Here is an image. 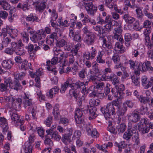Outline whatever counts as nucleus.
I'll use <instances>...</instances> for the list:
<instances>
[{
    "label": "nucleus",
    "instance_id": "nucleus-63",
    "mask_svg": "<svg viewBox=\"0 0 153 153\" xmlns=\"http://www.w3.org/2000/svg\"><path fill=\"white\" fill-rule=\"evenodd\" d=\"M81 135V133L80 131L79 130H75L74 132L72 137V139L75 140L76 139L79 138L80 137Z\"/></svg>",
    "mask_w": 153,
    "mask_h": 153
},
{
    "label": "nucleus",
    "instance_id": "nucleus-14",
    "mask_svg": "<svg viewBox=\"0 0 153 153\" xmlns=\"http://www.w3.org/2000/svg\"><path fill=\"white\" fill-rule=\"evenodd\" d=\"M85 9L88 14H91L96 11L97 8L91 2H85Z\"/></svg>",
    "mask_w": 153,
    "mask_h": 153
},
{
    "label": "nucleus",
    "instance_id": "nucleus-3",
    "mask_svg": "<svg viewBox=\"0 0 153 153\" xmlns=\"http://www.w3.org/2000/svg\"><path fill=\"white\" fill-rule=\"evenodd\" d=\"M112 80L113 84L115 86V88H113L111 90L113 96L115 97H117L118 99H122L123 96V94L122 92H119L118 90L119 87V80L118 77L114 74H111L110 75V80Z\"/></svg>",
    "mask_w": 153,
    "mask_h": 153
},
{
    "label": "nucleus",
    "instance_id": "nucleus-53",
    "mask_svg": "<svg viewBox=\"0 0 153 153\" xmlns=\"http://www.w3.org/2000/svg\"><path fill=\"white\" fill-rule=\"evenodd\" d=\"M120 56L117 53H114L111 59L115 64L119 63L120 61Z\"/></svg>",
    "mask_w": 153,
    "mask_h": 153
},
{
    "label": "nucleus",
    "instance_id": "nucleus-32",
    "mask_svg": "<svg viewBox=\"0 0 153 153\" xmlns=\"http://www.w3.org/2000/svg\"><path fill=\"white\" fill-rule=\"evenodd\" d=\"M72 94L74 98L76 99V100H77L78 104L80 107L81 106L82 104V98L83 96H81L80 94V93H76L75 91H72Z\"/></svg>",
    "mask_w": 153,
    "mask_h": 153
},
{
    "label": "nucleus",
    "instance_id": "nucleus-21",
    "mask_svg": "<svg viewBox=\"0 0 153 153\" xmlns=\"http://www.w3.org/2000/svg\"><path fill=\"white\" fill-rule=\"evenodd\" d=\"M113 146L112 143L111 142H108L107 144H104L102 145L100 144H97L96 147L98 149L102 151L105 153H108V151L106 149L108 147H111Z\"/></svg>",
    "mask_w": 153,
    "mask_h": 153
},
{
    "label": "nucleus",
    "instance_id": "nucleus-27",
    "mask_svg": "<svg viewBox=\"0 0 153 153\" xmlns=\"http://www.w3.org/2000/svg\"><path fill=\"white\" fill-rule=\"evenodd\" d=\"M89 110L90 113L89 119L91 120L95 119L97 115L96 108L95 107H90Z\"/></svg>",
    "mask_w": 153,
    "mask_h": 153
},
{
    "label": "nucleus",
    "instance_id": "nucleus-60",
    "mask_svg": "<svg viewBox=\"0 0 153 153\" xmlns=\"http://www.w3.org/2000/svg\"><path fill=\"white\" fill-rule=\"evenodd\" d=\"M25 75V74L24 73L16 74H15L14 79L18 81L19 80H21L23 79Z\"/></svg>",
    "mask_w": 153,
    "mask_h": 153
},
{
    "label": "nucleus",
    "instance_id": "nucleus-9",
    "mask_svg": "<svg viewBox=\"0 0 153 153\" xmlns=\"http://www.w3.org/2000/svg\"><path fill=\"white\" fill-rule=\"evenodd\" d=\"M58 58L57 57L54 56L52 59L51 61L50 60L47 61L46 62L47 66L46 68L47 69L50 71H51V73L54 75H56L57 73V71L54 68H53L51 66V65H55L58 61Z\"/></svg>",
    "mask_w": 153,
    "mask_h": 153
},
{
    "label": "nucleus",
    "instance_id": "nucleus-44",
    "mask_svg": "<svg viewBox=\"0 0 153 153\" xmlns=\"http://www.w3.org/2000/svg\"><path fill=\"white\" fill-rule=\"evenodd\" d=\"M100 101L98 99H92L89 101L90 107H94L99 105L100 104Z\"/></svg>",
    "mask_w": 153,
    "mask_h": 153
},
{
    "label": "nucleus",
    "instance_id": "nucleus-11",
    "mask_svg": "<svg viewBox=\"0 0 153 153\" xmlns=\"http://www.w3.org/2000/svg\"><path fill=\"white\" fill-rule=\"evenodd\" d=\"M127 116L129 121L134 123L138 121L140 118L139 112L136 110L128 114Z\"/></svg>",
    "mask_w": 153,
    "mask_h": 153
},
{
    "label": "nucleus",
    "instance_id": "nucleus-51",
    "mask_svg": "<svg viewBox=\"0 0 153 153\" xmlns=\"http://www.w3.org/2000/svg\"><path fill=\"white\" fill-rule=\"evenodd\" d=\"M102 46L103 47L105 48H107L108 49H111L112 48V47L111 44L109 43H108V42L106 41V39L104 37L102 38Z\"/></svg>",
    "mask_w": 153,
    "mask_h": 153
},
{
    "label": "nucleus",
    "instance_id": "nucleus-24",
    "mask_svg": "<svg viewBox=\"0 0 153 153\" xmlns=\"http://www.w3.org/2000/svg\"><path fill=\"white\" fill-rule=\"evenodd\" d=\"M140 66L142 68L143 71H145L148 70L153 71V67L151 65V62L149 61H146L142 63L141 62V65Z\"/></svg>",
    "mask_w": 153,
    "mask_h": 153
},
{
    "label": "nucleus",
    "instance_id": "nucleus-33",
    "mask_svg": "<svg viewBox=\"0 0 153 153\" xmlns=\"http://www.w3.org/2000/svg\"><path fill=\"white\" fill-rule=\"evenodd\" d=\"M59 91V88L56 86H55L50 90L48 93L47 94L48 96L50 98H52Z\"/></svg>",
    "mask_w": 153,
    "mask_h": 153
},
{
    "label": "nucleus",
    "instance_id": "nucleus-42",
    "mask_svg": "<svg viewBox=\"0 0 153 153\" xmlns=\"http://www.w3.org/2000/svg\"><path fill=\"white\" fill-rule=\"evenodd\" d=\"M95 86L94 85H92L89 88L90 91H92L91 93L89 94V95L91 97H94L97 95L98 94V92L97 91L95 90Z\"/></svg>",
    "mask_w": 153,
    "mask_h": 153
},
{
    "label": "nucleus",
    "instance_id": "nucleus-4",
    "mask_svg": "<svg viewBox=\"0 0 153 153\" xmlns=\"http://www.w3.org/2000/svg\"><path fill=\"white\" fill-rule=\"evenodd\" d=\"M11 46L14 52L17 55L21 56L25 54L24 46L21 40L19 41L17 43L15 42H12Z\"/></svg>",
    "mask_w": 153,
    "mask_h": 153
},
{
    "label": "nucleus",
    "instance_id": "nucleus-13",
    "mask_svg": "<svg viewBox=\"0 0 153 153\" xmlns=\"http://www.w3.org/2000/svg\"><path fill=\"white\" fill-rule=\"evenodd\" d=\"M12 107L16 111H19L21 108V104L22 100L20 98L16 99V100L13 98H12Z\"/></svg>",
    "mask_w": 153,
    "mask_h": 153
},
{
    "label": "nucleus",
    "instance_id": "nucleus-30",
    "mask_svg": "<svg viewBox=\"0 0 153 153\" xmlns=\"http://www.w3.org/2000/svg\"><path fill=\"white\" fill-rule=\"evenodd\" d=\"M115 22L114 25L116 26V27L114 29V33H117L120 34H121L123 31L122 27V22L120 21L118 22L114 21Z\"/></svg>",
    "mask_w": 153,
    "mask_h": 153
},
{
    "label": "nucleus",
    "instance_id": "nucleus-17",
    "mask_svg": "<svg viewBox=\"0 0 153 153\" xmlns=\"http://www.w3.org/2000/svg\"><path fill=\"white\" fill-rule=\"evenodd\" d=\"M124 7L123 9L124 10H127L129 7L134 9L137 7L135 4V0H123Z\"/></svg>",
    "mask_w": 153,
    "mask_h": 153
},
{
    "label": "nucleus",
    "instance_id": "nucleus-54",
    "mask_svg": "<svg viewBox=\"0 0 153 153\" xmlns=\"http://www.w3.org/2000/svg\"><path fill=\"white\" fill-rule=\"evenodd\" d=\"M21 153H29V142H25L23 149L21 150Z\"/></svg>",
    "mask_w": 153,
    "mask_h": 153
},
{
    "label": "nucleus",
    "instance_id": "nucleus-36",
    "mask_svg": "<svg viewBox=\"0 0 153 153\" xmlns=\"http://www.w3.org/2000/svg\"><path fill=\"white\" fill-rule=\"evenodd\" d=\"M144 39V45L148 50L152 49L153 48V42L150 39V38Z\"/></svg>",
    "mask_w": 153,
    "mask_h": 153
},
{
    "label": "nucleus",
    "instance_id": "nucleus-57",
    "mask_svg": "<svg viewBox=\"0 0 153 153\" xmlns=\"http://www.w3.org/2000/svg\"><path fill=\"white\" fill-rule=\"evenodd\" d=\"M22 62V64L21 66V69L24 70H27L29 67L28 61L25 59Z\"/></svg>",
    "mask_w": 153,
    "mask_h": 153
},
{
    "label": "nucleus",
    "instance_id": "nucleus-22",
    "mask_svg": "<svg viewBox=\"0 0 153 153\" xmlns=\"http://www.w3.org/2000/svg\"><path fill=\"white\" fill-rule=\"evenodd\" d=\"M10 87L17 91L21 90L22 88L19 81L16 79L13 81L10 84Z\"/></svg>",
    "mask_w": 153,
    "mask_h": 153
},
{
    "label": "nucleus",
    "instance_id": "nucleus-52",
    "mask_svg": "<svg viewBox=\"0 0 153 153\" xmlns=\"http://www.w3.org/2000/svg\"><path fill=\"white\" fill-rule=\"evenodd\" d=\"M131 79L132 82L136 86H138L140 85V78L137 76H132Z\"/></svg>",
    "mask_w": 153,
    "mask_h": 153
},
{
    "label": "nucleus",
    "instance_id": "nucleus-61",
    "mask_svg": "<svg viewBox=\"0 0 153 153\" xmlns=\"http://www.w3.org/2000/svg\"><path fill=\"white\" fill-rule=\"evenodd\" d=\"M39 19L35 14L30 13L29 15V21L39 22Z\"/></svg>",
    "mask_w": 153,
    "mask_h": 153
},
{
    "label": "nucleus",
    "instance_id": "nucleus-6",
    "mask_svg": "<svg viewBox=\"0 0 153 153\" xmlns=\"http://www.w3.org/2000/svg\"><path fill=\"white\" fill-rule=\"evenodd\" d=\"M76 84L73 83L72 78L71 77H68L66 82L62 85L60 89V92L61 93H64L67 88L70 87L73 90L75 88H74V86Z\"/></svg>",
    "mask_w": 153,
    "mask_h": 153
},
{
    "label": "nucleus",
    "instance_id": "nucleus-41",
    "mask_svg": "<svg viewBox=\"0 0 153 153\" xmlns=\"http://www.w3.org/2000/svg\"><path fill=\"white\" fill-rule=\"evenodd\" d=\"M8 34L10 36L13 38H14L16 36H17V31L16 29H13L11 27H8Z\"/></svg>",
    "mask_w": 153,
    "mask_h": 153
},
{
    "label": "nucleus",
    "instance_id": "nucleus-34",
    "mask_svg": "<svg viewBox=\"0 0 153 153\" xmlns=\"http://www.w3.org/2000/svg\"><path fill=\"white\" fill-rule=\"evenodd\" d=\"M22 97L24 106L26 108L29 106V94L28 92H24Z\"/></svg>",
    "mask_w": 153,
    "mask_h": 153
},
{
    "label": "nucleus",
    "instance_id": "nucleus-58",
    "mask_svg": "<svg viewBox=\"0 0 153 153\" xmlns=\"http://www.w3.org/2000/svg\"><path fill=\"white\" fill-rule=\"evenodd\" d=\"M123 105L128 107L130 108H132L134 105V103L131 101L127 100L124 102L123 104Z\"/></svg>",
    "mask_w": 153,
    "mask_h": 153
},
{
    "label": "nucleus",
    "instance_id": "nucleus-8",
    "mask_svg": "<svg viewBox=\"0 0 153 153\" xmlns=\"http://www.w3.org/2000/svg\"><path fill=\"white\" fill-rule=\"evenodd\" d=\"M32 4L36 7V10L39 12H42L45 8L47 4V1L39 0L36 1V0H31Z\"/></svg>",
    "mask_w": 153,
    "mask_h": 153
},
{
    "label": "nucleus",
    "instance_id": "nucleus-31",
    "mask_svg": "<svg viewBox=\"0 0 153 153\" xmlns=\"http://www.w3.org/2000/svg\"><path fill=\"white\" fill-rule=\"evenodd\" d=\"M128 64L129 65V67L132 70H134L136 68H138V67L141 65V62L137 61H134L132 59L129 60Z\"/></svg>",
    "mask_w": 153,
    "mask_h": 153
},
{
    "label": "nucleus",
    "instance_id": "nucleus-50",
    "mask_svg": "<svg viewBox=\"0 0 153 153\" xmlns=\"http://www.w3.org/2000/svg\"><path fill=\"white\" fill-rule=\"evenodd\" d=\"M152 29L151 27L145 28L143 32L144 39L150 38L149 34L151 32Z\"/></svg>",
    "mask_w": 153,
    "mask_h": 153
},
{
    "label": "nucleus",
    "instance_id": "nucleus-46",
    "mask_svg": "<svg viewBox=\"0 0 153 153\" xmlns=\"http://www.w3.org/2000/svg\"><path fill=\"white\" fill-rule=\"evenodd\" d=\"M0 5H1L4 10H8L10 9V5L5 1H0Z\"/></svg>",
    "mask_w": 153,
    "mask_h": 153
},
{
    "label": "nucleus",
    "instance_id": "nucleus-62",
    "mask_svg": "<svg viewBox=\"0 0 153 153\" xmlns=\"http://www.w3.org/2000/svg\"><path fill=\"white\" fill-rule=\"evenodd\" d=\"M148 110V108L146 106L142 105L140 107V113L142 115H144L145 114L147 113Z\"/></svg>",
    "mask_w": 153,
    "mask_h": 153
},
{
    "label": "nucleus",
    "instance_id": "nucleus-20",
    "mask_svg": "<svg viewBox=\"0 0 153 153\" xmlns=\"http://www.w3.org/2000/svg\"><path fill=\"white\" fill-rule=\"evenodd\" d=\"M127 110V107L126 106L123 104L122 107L121 108H119L117 114L119 116L118 119V120L117 122L118 123H119L121 122V116H123L126 112Z\"/></svg>",
    "mask_w": 153,
    "mask_h": 153
},
{
    "label": "nucleus",
    "instance_id": "nucleus-40",
    "mask_svg": "<svg viewBox=\"0 0 153 153\" xmlns=\"http://www.w3.org/2000/svg\"><path fill=\"white\" fill-rule=\"evenodd\" d=\"M123 18L125 22L128 24H132L135 21L134 18L130 16L127 14H126L124 16Z\"/></svg>",
    "mask_w": 153,
    "mask_h": 153
},
{
    "label": "nucleus",
    "instance_id": "nucleus-26",
    "mask_svg": "<svg viewBox=\"0 0 153 153\" xmlns=\"http://www.w3.org/2000/svg\"><path fill=\"white\" fill-rule=\"evenodd\" d=\"M114 51H115V52H113L116 53H124V51L123 45L122 43H120L118 42H116L114 47Z\"/></svg>",
    "mask_w": 153,
    "mask_h": 153
},
{
    "label": "nucleus",
    "instance_id": "nucleus-19",
    "mask_svg": "<svg viewBox=\"0 0 153 153\" xmlns=\"http://www.w3.org/2000/svg\"><path fill=\"white\" fill-rule=\"evenodd\" d=\"M10 115L11 120L13 121L14 123H15V126L17 125L21 124V122L23 121L20 119V116L17 113H10Z\"/></svg>",
    "mask_w": 153,
    "mask_h": 153
},
{
    "label": "nucleus",
    "instance_id": "nucleus-55",
    "mask_svg": "<svg viewBox=\"0 0 153 153\" xmlns=\"http://www.w3.org/2000/svg\"><path fill=\"white\" fill-rule=\"evenodd\" d=\"M113 38L114 39H116L117 40L120 42H123V39L121 34L117 33H114Z\"/></svg>",
    "mask_w": 153,
    "mask_h": 153
},
{
    "label": "nucleus",
    "instance_id": "nucleus-15",
    "mask_svg": "<svg viewBox=\"0 0 153 153\" xmlns=\"http://www.w3.org/2000/svg\"><path fill=\"white\" fill-rule=\"evenodd\" d=\"M95 35L94 34L89 33L85 36L84 39V41L88 45H93L95 42Z\"/></svg>",
    "mask_w": 153,
    "mask_h": 153
},
{
    "label": "nucleus",
    "instance_id": "nucleus-56",
    "mask_svg": "<svg viewBox=\"0 0 153 153\" xmlns=\"http://www.w3.org/2000/svg\"><path fill=\"white\" fill-rule=\"evenodd\" d=\"M62 141L65 144H68L71 141L70 136L65 134L62 138Z\"/></svg>",
    "mask_w": 153,
    "mask_h": 153
},
{
    "label": "nucleus",
    "instance_id": "nucleus-18",
    "mask_svg": "<svg viewBox=\"0 0 153 153\" xmlns=\"http://www.w3.org/2000/svg\"><path fill=\"white\" fill-rule=\"evenodd\" d=\"M24 25L25 27H26V30H24L21 33L22 36V39L23 42L25 43H27L29 39V27L28 26V24L25 22H24Z\"/></svg>",
    "mask_w": 153,
    "mask_h": 153
},
{
    "label": "nucleus",
    "instance_id": "nucleus-2",
    "mask_svg": "<svg viewBox=\"0 0 153 153\" xmlns=\"http://www.w3.org/2000/svg\"><path fill=\"white\" fill-rule=\"evenodd\" d=\"M100 110L107 120L108 119L112 120L115 118V109L114 106L111 102L107 104L106 108L105 107H102Z\"/></svg>",
    "mask_w": 153,
    "mask_h": 153
},
{
    "label": "nucleus",
    "instance_id": "nucleus-37",
    "mask_svg": "<svg viewBox=\"0 0 153 153\" xmlns=\"http://www.w3.org/2000/svg\"><path fill=\"white\" fill-rule=\"evenodd\" d=\"M106 123H108V125L107 128V130L110 132L114 134H116L117 133V131L115 130V128L112 126L111 121L110 120H108Z\"/></svg>",
    "mask_w": 153,
    "mask_h": 153
},
{
    "label": "nucleus",
    "instance_id": "nucleus-45",
    "mask_svg": "<svg viewBox=\"0 0 153 153\" xmlns=\"http://www.w3.org/2000/svg\"><path fill=\"white\" fill-rule=\"evenodd\" d=\"M129 25L128 26V29L131 30H136V31H138L140 30L139 28V22L137 21H135L132 25V27L130 28L129 27Z\"/></svg>",
    "mask_w": 153,
    "mask_h": 153
},
{
    "label": "nucleus",
    "instance_id": "nucleus-48",
    "mask_svg": "<svg viewBox=\"0 0 153 153\" xmlns=\"http://www.w3.org/2000/svg\"><path fill=\"white\" fill-rule=\"evenodd\" d=\"M97 80L109 81L110 80V75L106 76L105 74L98 76L97 77Z\"/></svg>",
    "mask_w": 153,
    "mask_h": 153
},
{
    "label": "nucleus",
    "instance_id": "nucleus-23",
    "mask_svg": "<svg viewBox=\"0 0 153 153\" xmlns=\"http://www.w3.org/2000/svg\"><path fill=\"white\" fill-rule=\"evenodd\" d=\"M91 53L89 52H86L84 54V57L87 60L92 59L97 54V51L93 47H91Z\"/></svg>",
    "mask_w": 153,
    "mask_h": 153
},
{
    "label": "nucleus",
    "instance_id": "nucleus-43",
    "mask_svg": "<svg viewBox=\"0 0 153 153\" xmlns=\"http://www.w3.org/2000/svg\"><path fill=\"white\" fill-rule=\"evenodd\" d=\"M58 22L62 27H67L69 25L68 21L66 20H63L62 17H60L59 18Z\"/></svg>",
    "mask_w": 153,
    "mask_h": 153
},
{
    "label": "nucleus",
    "instance_id": "nucleus-16",
    "mask_svg": "<svg viewBox=\"0 0 153 153\" xmlns=\"http://www.w3.org/2000/svg\"><path fill=\"white\" fill-rule=\"evenodd\" d=\"M57 39V33H53L51 34L48 35L46 40V43L48 45L53 46L54 44V41Z\"/></svg>",
    "mask_w": 153,
    "mask_h": 153
},
{
    "label": "nucleus",
    "instance_id": "nucleus-59",
    "mask_svg": "<svg viewBox=\"0 0 153 153\" xmlns=\"http://www.w3.org/2000/svg\"><path fill=\"white\" fill-rule=\"evenodd\" d=\"M138 99L141 102L144 104L148 102L149 100V97H143V95H140Z\"/></svg>",
    "mask_w": 153,
    "mask_h": 153
},
{
    "label": "nucleus",
    "instance_id": "nucleus-1",
    "mask_svg": "<svg viewBox=\"0 0 153 153\" xmlns=\"http://www.w3.org/2000/svg\"><path fill=\"white\" fill-rule=\"evenodd\" d=\"M132 136V140L135 144L137 145H139L140 144V139L139 134L137 132L136 126L128 128L123 134V137L124 139L128 140Z\"/></svg>",
    "mask_w": 153,
    "mask_h": 153
},
{
    "label": "nucleus",
    "instance_id": "nucleus-10",
    "mask_svg": "<svg viewBox=\"0 0 153 153\" xmlns=\"http://www.w3.org/2000/svg\"><path fill=\"white\" fill-rule=\"evenodd\" d=\"M46 132L47 134V137L50 138V136L51 139H53L57 141H59L61 138L60 136L57 131H54L50 128L46 130Z\"/></svg>",
    "mask_w": 153,
    "mask_h": 153
},
{
    "label": "nucleus",
    "instance_id": "nucleus-47",
    "mask_svg": "<svg viewBox=\"0 0 153 153\" xmlns=\"http://www.w3.org/2000/svg\"><path fill=\"white\" fill-rule=\"evenodd\" d=\"M126 125L124 123H122L118 125L116 127V129L119 132L123 133L125 130Z\"/></svg>",
    "mask_w": 153,
    "mask_h": 153
},
{
    "label": "nucleus",
    "instance_id": "nucleus-49",
    "mask_svg": "<svg viewBox=\"0 0 153 153\" xmlns=\"http://www.w3.org/2000/svg\"><path fill=\"white\" fill-rule=\"evenodd\" d=\"M138 128L143 134L147 133L149 130V128L146 126H139Z\"/></svg>",
    "mask_w": 153,
    "mask_h": 153
},
{
    "label": "nucleus",
    "instance_id": "nucleus-5",
    "mask_svg": "<svg viewBox=\"0 0 153 153\" xmlns=\"http://www.w3.org/2000/svg\"><path fill=\"white\" fill-rule=\"evenodd\" d=\"M33 32L29 31L32 36L30 37V39L34 43L36 42L39 40H41L46 37V35L43 29H40L38 30L36 34H33Z\"/></svg>",
    "mask_w": 153,
    "mask_h": 153
},
{
    "label": "nucleus",
    "instance_id": "nucleus-25",
    "mask_svg": "<svg viewBox=\"0 0 153 153\" xmlns=\"http://www.w3.org/2000/svg\"><path fill=\"white\" fill-rule=\"evenodd\" d=\"M54 55L60 59L59 62L63 58V55L64 52L62 50L57 48H54L53 49Z\"/></svg>",
    "mask_w": 153,
    "mask_h": 153
},
{
    "label": "nucleus",
    "instance_id": "nucleus-39",
    "mask_svg": "<svg viewBox=\"0 0 153 153\" xmlns=\"http://www.w3.org/2000/svg\"><path fill=\"white\" fill-rule=\"evenodd\" d=\"M53 114L54 116L55 119L57 120L60 116V113L59 111V106L56 105L53 108Z\"/></svg>",
    "mask_w": 153,
    "mask_h": 153
},
{
    "label": "nucleus",
    "instance_id": "nucleus-7",
    "mask_svg": "<svg viewBox=\"0 0 153 153\" xmlns=\"http://www.w3.org/2000/svg\"><path fill=\"white\" fill-rule=\"evenodd\" d=\"M43 74L42 69L41 68H40L36 71V73H33L31 72H29V74L32 78H33L36 76L35 79L36 83L35 86L36 87L39 88L40 86V76L42 75Z\"/></svg>",
    "mask_w": 153,
    "mask_h": 153
},
{
    "label": "nucleus",
    "instance_id": "nucleus-38",
    "mask_svg": "<svg viewBox=\"0 0 153 153\" xmlns=\"http://www.w3.org/2000/svg\"><path fill=\"white\" fill-rule=\"evenodd\" d=\"M28 3V2H24L22 4L19 3L17 6L18 8L22 9L23 11L26 12L29 10Z\"/></svg>",
    "mask_w": 153,
    "mask_h": 153
},
{
    "label": "nucleus",
    "instance_id": "nucleus-28",
    "mask_svg": "<svg viewBox=\"0 0 153 153\" xmlns=\"http://www.w3.org/2000/svg\"><path fill=\"white\" fill-rule=\"evenodd\" d=\"M106 24L102 28V33H109L113 29V25L112 22H109L105 23Z\"/></svg>",
    "mask_w": 153,
    "mask_h": 153
},
{
    "label": "nucleus",
    "instance_id": "nucleus-12",
    "mask_svg": "<svg viewBox=\"0 0 153 153\" xmlns=\"http://www.w3.org/2000/svg\"><path fill=\"white\" fill-rule=\"evenodd\" d=\"M74 117L76 123L77 124L81 123L84 120V116L82 111L79 108L76 109Z\"/></svg>",
    "mask_w": 153,
    "mask_h": 153
},
{
    "label": "nucleus",
    "instance_id": "nucleus-64",
    "mask_svg": "<svg viewBox=\"0 0 153 153\" xmlns=\"http://www.w3.org/2000/svg\"><path fill=\"white\" fill-rule=\"evenodd\" d=\"M69 120L67 118L62 117L60 118L59 122L60 124H62L64 125H67L69 123Z\"/></svg>",
    "mask_w": 153,
    "mask_h": 153
},
{
    "label": "nucleus",
    "instance_id": "nucleus-29",
    "mask_svg": "<svg viewBox=\"0 0 153 153\" xmlns=\"http://www.w3.org/2000/svg\"><path fill=\"white\" fill-rule=\"evenodd\" d=\"M13 64L12 61L10 59H5L4 60L1 64L3 68L6 69H10Z\"/></svg>",
    "mask_w": 153,
    "mask_h": 153
},
{
    "label": "nucleus",
    "instance_id": "nucleus-35",
    "mask_svg": "<svg viewBox=\"0 0 153 153\" xmlns=\"http://www.w3.org/2000/svg\"><path fill=\"white\" fill-rule=\"evenodd\" d=\"M141 81L143 86H145L146 88H147L151 87V83L150 82H148L146 76H142Z\"/></svg>",
    "mask_w": 153,
    "mask_h": 153
}]
</instances>
